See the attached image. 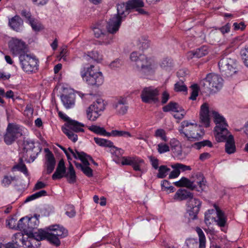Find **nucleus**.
Returning <instances> with one entry per match:
<instances>
[{
	"instance_id": "f257e3e1",
	"label": "nucleus",
	"mask_w": 248,
	"mask_h": 248,
	"mask_svg": "<svg viewBox=\"0 0 248 248\" xmlns=\"http://www.w3.org/2000/svg\"><path fill=\"white\" fill-rule=\"evenodd\" d=\"M51 232L42 229L39 234L40 239H46L50 243L58 247L61 244L60 239L64 238L68 235V231L62 226L55 225L49 226L48 228Z\"/></svg>"
},
{
	"instance_id": "f03ea898",
	"label": "nucleus",
	"mask_w": 248,
	"mask_h": 248,
	"mask_svg": "<svg viewBox=\"0 0 248 248\" xmlns=\"http://www.w3.org/2000/svg\"><path fill=\"white\" fill-rule=\"evenodd\" d=\"M222 75L225 77H231L238 71L237 61L232 54H223L218 63Z\"/></svg>"
},
{
	"instance_id": "7ed1b4c3",
	"label": "nucleus",
	"mask_w": 248,
	"mask_h": 248,
	"mask_svg": "<svg viewBox=\"0 0 248 248\" xmlns=\"http://www.w3.org/2000/svg\"><path fill=\"white\" fill-rule=\"evenodd\" d=\"M81 76L83 79L91 86L98 87L102 85L104 81L102 73L95 70L93 64L90 67L83 68L81 71Z\"/></svg>"
},
{
	"instance_id": "20e7f679",
	"label": "nucleus",
	"mask_w": 248,
	"mask_h": 248,
	"mask_svg": "<svg viewBox=\"0 0 248 248\" xmlns=\"http://www.w3.org/2000/svg\"><path fill=\"white\" fill-rule=\"evenodd\" d=\"M182 127L185 129V132L180 131L183 133L187 140L189 141L199 140L201 139L204 135L203 129L200 125L196 124L191 123L187 121H184L182 123Z\"/></svg>"
},
{
	"instance_id": "39448f33",
	"label": "nucleus",
	"mask_w": 248,
	"mask_h": 248,
	"mask_svg": "<svg viewBox=\"0 0 248 248\" xmlns=\"http://www.w3.org/2000/svg\"><path fill=\"white\" fill-rule=\"evenodd\" d=\"M130 59L135 62L137 68L142 73L149 74L152 71V62L145 55L134 51L131 53Z\"/></svg>"
},
{
	"instance_id": "423d86ee",
	"label": "nucleus",
	"mask_w": 248,
	"mask_h": 248,
	"mask_svg": "<svg viewBox=\"0 0 248 248\" xmlns=\"http://www.w3.org/2000/svg\"><path fill=\"white\" fill-rule=\"evenodd\" d=\"M214 122L218 125L215 127V137L217 142H222L225 139L224 134H228L229 131L226 127L228 124L225 118L216 111H213Z\"/></svg>"
},
{
	"instance_id": "0eeeda50",
	"label": "nucleus",
	"mask_w": 248,
	"mask_h": 248,
	"mask_svg": "<svg viewBox=\"0 0 248 248\" xmlns=\"http://www.w3.org/2000/svg\"><path fill=\"white\" fill-rule=\"evenodd\" d=\"M24 128L16 124L9 123L4 135V141L6 144H12L18 138L23 136Z\"/></svg>"
},
{
	"instance_id": "6e6552de",
	"label": "nucleus",
	"mask_w": 248,
	"mask_h": 248,
	"mask_svg": "<svg viewBox=\"0 0 248 248\" xmlns=\"http://www.w3.org/2000/svg\"><path fill=\"white\" fill-rule=\"evenodd\" d=\"M203 83L206 92L216 93L220 90L223 85V80L219 75L215 74H209L207 75Z\"/></svg>"
},
{
	"instance_id": "1a4fd4ad",
	"label": "nucleus",
	"mask_w": 248,
	"mask_h": 248,
	"mask_svg": "<svg viewBox=\"0 0 248 248\" xmlns=\"http://www.w3.org/2000/svg\"><path fill=\"white\" fill-rule=\"evenodd\" d=\"M120 25L121 19L119 16L112 17L109 19L106 27L107 31L105 33L106 36L102 38L104 44L107 45L111 42L113 34L118 31Z\"/></svg>"
},
{
	"instance_id": "9d476101",
	"label": "nucleus",
	"mask_w": 248,
	"mask_h": 248,
	"mask_svg": "<svg viewBox=\"0 0 248 248\" xmlns=\"http://www.w3.org/2000/svg\"><path fill=\"white\" fill-rule=\"evenodd\" d=\"M144 6V3L142 0H130L125 3H123L117 5V14L115 15L113 17L119 16L122 22V16L126 13L128 15L131 10L138 7ZM125 16V15H124Z\"/></svg>"
},
{
	"instance_id": "9b49d317",
	"label": "nucleus",
	"mask_w": 248,
	"mask_h": 248,
	"mask_svg": "<svg viewBox=\"0 0 248 248\" xmlns=\"http://www.w3.org/2000/svg\"><path fill=\"white\" fill-rule=\"evenodd\" d=\"M9 48L14 56L24 55L28 53V48L26 43L21 40L12 38L9 42Z\"/></svg>"
},
{
	"instance_id": "f8f14e48",
	"label": "nucleus",
	"mask_w": 248,
	"mask_h": 248,
	"mask_svg": "<svg viewBox=\"0 0 248 248\" xmlns=\"http://www.w3.org/2000/svg\"><path fill=\"white\" fill-rule=\"evenodd\" d=\"M19 61L23 71L31 72L37 67L38 60L35 57L29 54H26L19 57Z\"/></svg>"
},
{
	"instance_id": "ddd939ff",
	"label": "nucleus",
	"mask_w": 248,
	"mask_h": 248,
	"mask_svg": "<svg viewBox=\"0 0 248 248\" xmlns=\"http://www.w3.org/2000/svg\"><path fill=\"white\" fill-rule=\"evenodd\" d=\"M159 92L157 89L152 87H145L140 94V97L143 102L150 104L152 102L156 103L158 101L157 95Z\"/></svg>"
},
{
	"instance_id": "4468645a",
	"label": "nucleus",
	"mask_w": 248,
	"mask_h": 248,
	"mask_svg": "<svg viewBox=\"0 0 248 248\" xmlns=\"http://www.w3.org/2000/svg\"><path fill=\"white\" fill-rule=\"evenodd\" d=\"M201 204L202 202L196 198H191L187 201L186 211L189 219L194 220L197 218V215L199 212Z\"/></svg>"
},
{
	"instance_id": "2eb2a0df",
	"label": "nucleus",
	"mask_w": 248,
	"mask_h": 248,
	"mask_svg": "<svg viewBox=\"0 0 248 248\" xmlns=\"http://www.w3.org/2000/svg\"><path fill=\"white\" fill-rule=\"evenodd\" d=\"M41 230H38L35 233L28 234V237L26 240L23 238L22 241L23 247L25 248H38L41 245L40 241L43 240L38 238L39 237V233Z\"/></svg>"
},
{
	"instance_id": "dca6fc26",
	"label": "nucleus",
	"mask_w": 248,
	"mask_h": 248,
	"mask_svg": "<svg viewBox=\"0 0 248 248\" xmlns=\"http://www.w3.org/2000/svg\"><path fill=\"white\" fill-rule=\"evenodd\" d=\"M59 116L66 122L65 125L67 128L70 129V130H72L74 132L76 133L84 132V130L82 128L85 126L83 124L71 119L69 117L63 114L62 112H59Z\"/></svg>"
},
{
	"instance_id": "f3484780",
	"label": "nucleus",
	"mask_w": 248,
	"mask_h": 248,
	"mask_svg": "<svg viewBox=\"0 0 248 248\" xmlns=\"http://www.w3.org/2000/svg\"><path fill=\"white\" fill-rule=\"evenodd\" d=\"M200 121L206 127L210 126V118L209 115V109L208 104L203 103L200 109Z\"/></svg>"
},
{
	"instance_id": "a211bd4d",
	"label": "nucleus",
	"mask_w": 248,
	"mask_h": 248,
	"mask_svg": "<svg viewBox=\"0 0 248 248\" xmlns=\"http://www.w3.org/2000/svg\"><path fill=\"white\" fill-rule=\"evenodd\" d=\"M8 25L12 30L19 32L22 28L23 21L19 16L16 15L9 19Z\"/></svg>"
},
{
	"instance_id": "6ab92c4d",
	"label": "nucleus",
	"mask_w": 248,
	"mask_h": 248,
	"mask_svg": "<svg viewBox=\"0 0 248 248\" xmlns=\"http://www.w3.org/2000/svg\"><path fill=\"white\" fill-rule=\"evenodd\" d=\"M39 217L40 215L37 214H34V216L31 217H28V220L26 221L27 222V227L26 226V228H28V234L35 233V232H34V230L37 229L39 225ZM26 226H24V228Z\"/></svg>"
},
{
	"instance_id": "aec40b11",
	"label": "nucleus",
	"mask_w": 248,
	"mask_h": 248,
	"mask_svg": "<svg viewBox=\"0 0 248 248\" xmlns=\"http://www.w3.org/2000/svg\"><path fill=\"white\" fill-rule=\"evenodd\" d=\"M66 171V168L65 166L64 162L63 159H61L59 162L56 170L52 176V179H61L64 177Z\"/></svg>"
},
{
	"instance_id": "412c9836",
	"label": "nucleus",
	"mask_w": 248,
	"mask_h": 248,
	"mask_svg": "<svg viewBox=\"0 0 248 248\" xmlns=\"http://www.w3.org/2000/svg\"><path fill=\"white\" fill-rule=\"evenodd\" d=\"M225 139L223 141H226L225 151L229 154L234 153L236 151L234 140L232 135L224 134Z\"/></svg>"
},
{
	"instance_id": "4be33fe9",
	"label": "nucleus",
	"mask_w": 248,
	"mask_h": 248,
	"mask_svg": "<svg viewBox=\"0 0 248 248\" xmlns=\"http://www.w3.org/2000/svg\"><path fill=\"white\" fill-rule=\"evenodd\" d=\"M196 179L191 181V182H194V184L196 185V187L194 190L201 192L205 188L206 182L203 174L201 173L196 174Z\"/></svg>"
},
{
	"instance_id": "5701e85b",
	"label": "nucleus",
	"mask_w": 248,
	"mask_h": 248,
	"mask_svg": "<svg viewBox=\"0 0 248 248\" xmlns=\"http://www.w3.org/2000/svg\"><path fill=\"white\" fill-rule=\"evenodd\" d=\"M61 97L63 105L66 108H69L74 105L75 94L74 93L62 94Z\"/></svg>"
},
{
	"instance_id": "b1692460",
	"label": "nucleus",
	"mask_w": 248,
	"mask_h": 248,
	"mask_svg": "<svg viewBox=\"0 0 248 248\" xmlns=\"http://www.w3.org/2000/svg\"><path fill=\"white\" fill-rule=\"evenodd\" d=\"M174 184L177 187L184 186L191 190H194L196 187V185L194 184V182H191V181L184 177H182L179 181L175 182Z\"/></svg>"
},
{
	"instance_id": "393cba45",
	"label": "nucleus",
	"mask_w": 248,
	"mask_h": 248,
	"mask_svg": "<svg viewBox=\"0 0 248 248\" xmlns=\"http://www.w3.org/2000/svg\"><path fill=\"white\" fill-rule=\"evenodd\" d=\"M67 179L69 183L74 184L76 182L77 176L74 167L71 162H69V166L67 172H65L64 177Z\"/></svg>"
},
{
	"instance_id": "a878e982",
	"label": "nucleus",
	"mask_w": 248,
	"mask_h": 248,
	"mask_svg": "<svg viewBox=\"0 0 248 248\" xmlns=\"http://www.w3.org/2000/svg\"><path fill=\"white\" fill-rule=\"evenodd\" d=\"M46 158V171L47 174L51 173L53 170L56 165V160L53 154H50Z\"/></svg>"
},
{
	"instance_id": "bb28decb",
	"label": "nucleus",
	"mask_w": 248,
	"mask_h": 248,
	"mask_svg": "<svg viewBox=\"0 0 248 248\" xmlns=\"http://www.w3.org/2000/svg\"><path fill=\"white\" fill-rule=\"evenodd\" d=\"M175 198L177 197L180 200H189L193 198V194L187 190H178L175 194Z\"/></svg>"
},
{
	"instance_id": "cd10ccee",
	"label": "nucleus",
	"mask_w": 248,
	"mask_h": 248,
	"mask_svg": "<svg viewBox=\"0 0 248 248\" xmlns=\"http://www.w3.org/2000/svg\"><path fill=\"white\" fill-rule=\"evenodd\" d=\"M105 104L104 101L101 98L97 99L88 108L91 111L97 110L100 111H103L105 109Z\"/></svg>"
},
{
	"instance_id": "c85d7f7f",
	"label": "nucleus",
	"mask_w": 248,
	"mask_h": 248,
	"mask_svg": "<svg viewBox=\"0 0 248 248\" xmlns=\"http://www.w3.org/2000/svg\"><path fill=\"white\" fill-rule=\"evenodd\" d=\"M214 206L217 214V224L220 227H224L226 222V220L224 216V213L217 205H215Z\"/></svg>"
},
{
	"instance_id": "c756f323",
	"label": "nucleus",
	"mask_w": 248,
	"mask_h": 248,
	"mask_svg": "<svg viewBox=\"0 0 248 248\" xmlns=\"http://www.w3.org/2000/svg\"><path fill=\"white\" fill-rule=\"evenodd\" d=\"M94 140L95 142L99 146L102 147H112L116 149V150H119L117 147L113 146V143L112 142L108 140L95 137L94 138Z\"/></svg>"
},
{
	"instance_id": "7c9ffc66",
	"label": "nucleus",
	"mask_w": 248,
	"mask_h": 248,
	"mask_svg": "<svg viewBox=\"0 0 248 248\" xmlns=\"http://www.w3.org/2000/svg\"><path fill=\"white\" fill-rule=\"evenodd\" d=\"M88 129L91 131L98 135L106 136L108 137L110 136V133L107 132L104 128L101 127L99 126L92 125L89 126Z\"/></svg>"
},
{
	"instance_id": "2f4dec72",
	"label": "nucleus",
	"mask_w": 248,
	"mask_h": 248,
	"mask_svg": "<svg viewBox=\"0 0 248 248\" xmlns=\"http://www.w3.org/2000/svg\"><path fill=\"white\" fill-rule=\"evenodd\" d=\"M208 53L207 47L206 46H202L196 49L194 52H190V54H192L193 57L200 58L207 55Z\"/></svg>"
},
{
	"instance_id": "473e14b6",
	"label": "nucleus",
	"mask_w": 248,
	"mask_h": 248,
	"mask_svg": "<svg viewBox=\"0 0 248 248\" xmlns=\"http://www.w3.org/2000/svg\"><path fill=\"white\" fill-rule=\"evenodd\" d=\"M196 231L199 237V248H205V237L202 230L200 227H197Z\"/></svg>"
},
{
	"instance_id": "72a5a7b5",
	"label": "nucleus",
	"mask_w": 248,
	"mask_h": 248,
	"mask_svg": "<svg viewBox=\"0 0 248 248\" xmlns=\"http://www.w3.org/2000/svg\"><path fill=\"white\" fill-rule=\"evenodd\" d=\"M28 217H25L21 219L18 222L17 227L18 229L21 231H23L25 233L27 234H28V228L26 227L24 228V226L27 227V221Z\"/></svg>"
},
{
	"instance_id": "f704fd0d",
	"label": "nucleus",
	"mask_w": 248,
	"mask_h": 248,
	"mask_svg": "<svg viewBox=\"0 0 248 248\" xmlns=\"http://www.w3.org/2000/svg\"><path fill=\"white\" fill-rule=\"evenodd\" d=\"M62 132L68 137V139L71 140L74 142H75L78 140V135L73 132V130H70L69 128H64L62 127Z\"/></svg>"
},
{
	"instance_id": "c9c22d12",
	"label": "nucleus",
	"mask_w": 248,
	"mask_h": 248,
	"mask_svg": "<svg viewBox=\"0 0 248 248\" xmlns=\"http://www.w3.org/2000/svg\"><path fill=\"white\" fill-rule=\"evenodd\" d=\"M158 169V173L157 174V177L158 178H164L166 177L168 172L170 170V169L165 165L160 166Z\"/></svg>"
},
{
	"instance_id": "e433bc0d",
	"label": "nucleus",
	"mask_w": 248,
	"mask_h": 248,
	"mask_svg": "<svg viewBox=\"0 0 248 248\" xmlns=\"http://www.w3.org/2000/svg\"><path fill=\"white\" fill-rule=\"evenodd\" d=\"M193 147L197 150H200L202 147L207 146L209 147H212L213 144L209 140H204L200 142H195L193 145Z\"/></svg>"
},
{
	"instance_id": "4c0bfd02",
	"label": "nucleus",
	"mask_w": 248,
	"mask_h": 248,
	"mask_svg": "<svg viewBox=\"0 0 248 248\" xmlns=\"http://www.w3.org/2000/svg\"><path fill=\"white\" fill-rule=\"evenodd\" d=\"M178 108V104L174 102H170L167 105L163 107L162 109L164 112H169L170 111H175Z\"/></svg>"
},
{
	"instance_id": "58836bf2",
	"label": "nucleus",
	"mask_w": 248,
	"mask_h": 248,
	"mask_svg": "<svg viewBox=\"0 0 248 248\" xmlns=\"http://www.w3.org/2000/svg\"><path fill=\"white\" fill-rule=\"evenodd\" d=\"M93 31L95 36L97 38H101L102 39L103 37L106 36H105V33L106 31L102 29L101 25H97V26L94 27L93 28Z\"/></svg>"
},
{
	"instance_id": "ea45409f",
	"label": "nucleus",
	"mask_w": 248,
	"mask_h": 248,
	"mask_svg": "<svg viewBox=\"0 0 248 248\" xmlns=\"http://www.w3.org/2000/svg\"><path fill=\"white\" fill-rule=\"evenodd\" d=\"M24 148L23 151H28L29 152H33L35 146L34 142L29 140H23Z\"/></svg>"
},
{
	"instance_id": "a19ab883",
	"label": "nucleus",
	"mask_w": 248,
	"mask_h": 248,
	"mask_svg": "<svg viewBox=\"0 0 248 248\" xmlns=\"http://www.w3.org/2000/svg\"><path fill=\"white\" fill-rule=\"evenodd\" d=\"M110 134V136L114 137H131L132 136L129 132L117 130H112Z\"/></svg>"
},
{
	"instance_id": "79ce46f5",
	"label": "nucleus",
	"mask_w": 248,
	"mask_h": 248,
	"mask_svg": "<svg viewBox=\"0 0 248 248\" xmlns=\"http://www.w3.org/2000/svg\"><path fill=\"white\" fill-rule=\"evenodd\" d=\"M32 30L35 31H39L43 27L41 24L37 20L33 18L29 22Z\"/></svg>"
},
{
	"instance_id": "37998d69",
	"label": "nucleus",
	"mask_w": 248,
	"mask_h": 248,
	"mask_svg": "<svg viewBox=\"0 0 248 248\" xmlns=\"http://www.w3.org/2000/svg\"><path fill=\"white\" fill-rule=\"evenodd\" d=\"M99 112L100 111L97 110H94V111H91V110L87 109V115L88 119L92 121H95L100 115V114H99Z\"/></svg>"
},
{
	"instance_id": "c03bdc74",
	"label": "nucleus",
	"mask_w": 248,
	"mask_h": 248,
	"mask_svg": "<svg viewBox=\"0 0 248 248\" xmlns=\"http://www.w3.org/2000/svg\"><path fill=\"white\" fill-rule=\"evenodd\" d=\"M76 152L78 155V159H79L80 160L84 167H89L90 165V163L88 161L89 158L87 157V156H85V155H82V153H85L83 152H78L77 150H76Z\"/></svg>"
},
{
	"instance_id": "a18cd8bd",
	"label": "nucleus",
	"mask_w": 248,
	"mask_h": 248,
	"mask_svg": "<svg viewBox=\"0 0 248 248\" xmlns=\"http://www.w3.org/2000/svg\"><path fill=\"white\" fill-rule=\"evenodd\" d=\"M155 136L157 138H160L161 140L164 141H167L168 140L166 132L163 129H157L155 132Z\"/></svg>"
},
{
	"instance_id": "49530a36",
	"label": "nucleus",
	"mask_w": 248,
	"mask_h": 248,
	"mask_svg": "<svg viewBox=\"0 0 248 248\" xmlns=\"http://www.w3.org/2000/svg\"><path fill=\"white\" fill-rule=\"evenodd\" d=\"M191 87L192 88V91L189 99L192 100H195L196 99L197 96L198 95L199 87L196 84L192 85Z\"/></svg>"
},
{
	"instance_id": "de8ad7c7",
	"label": "nucleus",
	"mask_w": 248,
	"mask_h": 248,
	"mask_svg": "<svg viewBox=\"0 0 248 248\" xmlns=\"http://www.w3.org/2000/svg\"><path fill=\"white\" fill-rule=\"evenodd\" d=\"M174 90L176 92H186L187 87L182 81H180L175 84Z\"/></svg>"
},
{
	"instance_id": "09e8293b",
	"label": "nucleus",
	"mask_w": 248,
	"mask_h": 248,
	"mask_svg": "<svg viewBox=\"0 0 248 248\" xmlns=\"http://www.w3.org/2000/svg\"><path fill=\"white\" fill-rule=\"evenodd\" d=\"M137 157H123L122 158V164L123 165H131L133 163H136V162H135V160L137 159Z\"/></svg>"
},
{
	"instance_id": "8fccbe9b",
	"label": "nucleus",
	"mask_w": 248,
	"mask_h": 248,
	"mask_svg": "<svg viewBox=\"0 0 248 248\" xmlns=\"http://www.w3.org/2000/svg\"><path fill=\"white\" fill-rule=\"evenodd\" d=\"M17 169L19 171L23 172L25 175H26L27 176H29V174L28 172V169L26 166V165L24 164H16V165L14 166L13 168V169Z\"/></svg>"
},
{
	"instance_id": "3c124183",
	"label": "nucleus",
	"mask_w": 248,
	"mask_h": 248,
	"mask_svg": "<svg viewBox=\"0 0 248 248\" xmlns=\"http://www.w3.org/2000/svg\"><path fill=\"white\" fill-rule=\"evenodd\" d=\"M157 151L160 154H163L170 151L169 146L165 143H159L157 145Z\"/></svg>"
},
{
	"instance_id": "603ef678",
	"label": "nucleus",
	"mask_w": 248,
	"mask_h": 248,
	"mask_svg": "<svg viewBox=\"0 0 248 248\" xmlns=\"http://www.w3.org/2000/svg\"><path fill=\"white\" fill-rule=\"evenodd\" d=\"M138 45L140 49L143 50L149 47V43L147 40H144L142 38L138 40Z\"/></svg>"
},
{
	"instance_id": "864d4df0",
	"label": "nucleus",
	"mask_w": 248,
	"mask_h": 248,
	"mask_svg": "<svg viewBox=\"0 0 248 248\" xmlns=\"http://www.w3.org/2000/svg\"><path fill=\"white\" fill-rule=\"evenodd\" d=\"M16 177H12V176H5L2 181V184L5 186H9L12 182V181H16Z\"/></svg>"
},
{
	"instance_id": "5fc2aeb1",
	"label": "nucleus",
	"mask_w": 248,
	"mask_h": 248,
	"mask_svg": "<svg viewBox=\"0 0 248 248\" xmlns=\"http://www.w3.org/2000/svg\"><path fill=\"white\" fill-rule=\"evenodd\" d=\"M89 56L97 62H99L102 59V56L100 55L98 52L96 51H93L90 52Z\"/></svg>"
},
{
	"instance_id": "6e6d98bb",
	"label": "nucleus",
	"mask_w": 248,
	"mask_h": 248,
	"mask_svg": "<svg viewBox=\"0 0 248 248\" xmlns=\"http://www.w3.org/2000/svg\"><path fill=\"white\" fill-rule=\"evenodd\" d=\"M135 162H136V163H133L132 166L134 169V170L136 171H140V165H141L142 164H143L144 161L143 159H139L138 158H137L136 160H135Z\"/></svg>"
},
{
	"instance_id": "4d7b16f0",
	"label": "nucleus",
	"mask_w": 248,
	"mask_h": 248,
	"mask_svg": "<svg viewBox=\"0 0 248 248\" xmlns=\"http://www.w3.org/2000/svg\"><path fill=\"white\" fill-rule=\"evenodd\" d=\"M172 167L174 169H178L179 170L181 169L183 171L190 170H191V167L189 166H186L180 163H176L174 166Z\"/></svg>"
},
{
	"instance_id": "13d9d810",
	"label": "nucleus",
	"mask_w": 248,
	"mask_h": 248,
	"mask_svg": "<svg viewBox=\"0 0 248 248\" xmlns=\"http://www.w3.org/2000/svg\"><path fill=\"white\" fill-rule=\"evenodd\" d=\"M240 54L243 61L248 59V46L241 49Z\"/></svg>"
},
{
	"instance_id": "bf43d9fd",
	"label": "nucleus",
	"mask_w": 248,
	"mask_h": 248,
	"mask_svg": "<svg viewBox=\"0 0 248 248\" xmlns=\"http://www.w3.org/2000/svg\"><path fill=\"white\" fill-rule=\"evenodd\" d=\"M150 162L151 163L152 167L155 169L157 170L159 168L158 167V162L159 160L157 158L153 156H149Z\"/></svg>"
},
{
	"instance_id": "052dcab7",
	"label": "nucleus",
	"mask_w": 248,
	"mask_h": 248,
	"mask_svg": "<svg viewBox=\"0 0 248 248\" xmlns=\"http://www.w3.org/2000/svg\"><path fill=\"white\" fill-rule=\"evenodd\" d=\"M20 14L23 17L26 18L29 22L30 21V20L33 18L31 17V13L26 10H22Z\"/></svg>"
},
{
	"instance_id": "680f3d73",
	"label": "nucleus",
	"mask_w": 248,
	"mask_h": 248,
	"mask_svg": "<svg viewBox=\"0 0 248 248\" xmlns=\"http://www.w3.org/2000/svg\"><path fill=\"white\" fill-rule=\"evenodd\" d=\"M122 65V62L120 59H116L111 62L109 66L111 68L115 69L120 67Z\"/></svg>"
},
{
	"instance_id": "e2e57ef3",
	"label": "nucleus",
	"mask_w": 248,
	"mask_h": 248,
	"mask_svg": "<svg viewBox=\"0 0 248 248\" xmlns=\"http://www.w3.org/2000/svg\"><path fill=\"white\" fill-rule=\"evenodd\" d=\"M82 171L87 176L89 177H91L93 176V170L89 167H84Z\"/></svg>"
},
{
	"instance_id": "0e129e2a",
	"label": "nucleus",
	"mask_w": 248,
	"mask_h": 248,
	"mask_svg": "<svg viewBox=\"0 0 248 248\" xmlns=\"http://www.w3.org/2000/svg\"><path fill=\"white\" fill-rule=\"evenodd\" d=\"M173 152L177 156H181L182 154L181 147L179 145H175L172 147Z\"/></svg>"
},
{
	"instance_id": "69168bd1",
	"label": "nucleus",
	"mask_w": 248,
	"mask_h": 248,
	"mask_svg": "<svg viewBox=\"0 0 248 248\" xmlns=\"http://www.w3.org/2000/svg\"><path fill=\"white\" fill-rule=\"evenodd\" d=\"M180 173V171L178 169H175L172 170L169 174V179H172L177 177Z\"/></svg>"
},
{
	"instance_id": "338daca9",
	"label": "nucleus",
	"mask_w": 248,
	"mask_h": 248,
	"mask_svg": "<svg viewBox=\"0 0 248 248\" xmlns=\"http://www.w3.org/2000/svg\"><path fill=\"white\" fill-rule=\"evenodd\" d=\"M233 26L234 27V30H238L240 29L241 30L243 31L246 27V25L243 22H241L239 23H234Z\"/></svg>"
},
{
	"instance_id": "774afa93",
	"label": "nucleus",
	"mask_w": 248,
	"mask_h": 248,
	"mask_svg": "<svg viewBox=\"0 0 248 248\" xmlns=\"http://www.w3.org/2000/svg\"><path fill=\"white\" fill-rule=\"evenodd\" d=\"M46 186V185L41 181H38L35 184L33 190H36L40 189L45 188Z\"/></svg>"
}]
</instances>
